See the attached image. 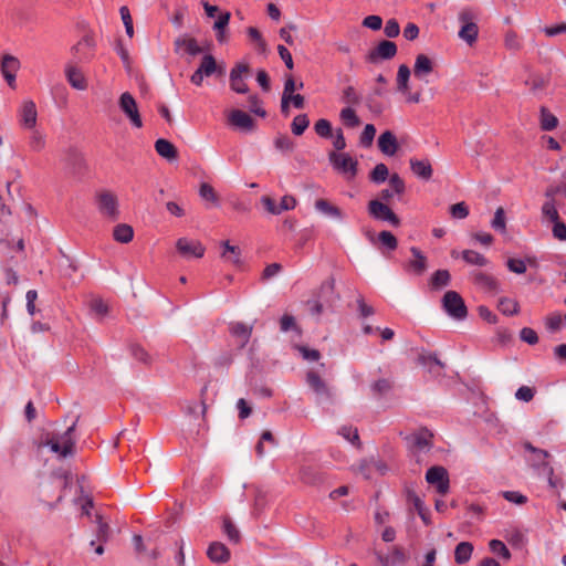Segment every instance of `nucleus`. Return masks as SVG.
<instances>
[{
  "instance_id": "obj_1",
  "label": "nucleus",
  "mask_w": 566,
  "mask_h": 566,
  "mask_svg": "<svg viewBox=\"0 0 566 566\" xmlns=\"http://www.w3.org/2000/svg\"><path fill=\"white\" fill-rule=\"evenodd\" d=\"M80 416L60 436L46 438L43 442L53 453H57L62 458L72 457L74 454L75 440L73 433L75 431Z\"/></svg>"
},
{
  "instance_id": "obj_2",
  "label": "nucleus",
  "mask_w": 566,
  "mask_h": 566,
  "mask_svg": "<svg viewBox=\"0 0 566 566\" xmlns=\"http://www.w3.org/2000/svg\"><path fill=\"white\" fill-rule=\"evenodd\" d=\"M442 308L447 314L457 319L463 321L468 316V307L462 296L455 291H448L442 297Z\"/></svg>"
},
{
  "instance_id": "obj_3",
  "label": "nucleus",
  "mask_w": 566,
  "mask_h": 566,
  "mask_svg": "<svg viewBox=\"0 0 566 566\" xmlns=\"http://www.w3.org/2000/svg\"><path fill=\"white\" fill-rule=\"evenodd\" d=\"M328 160L337 172L348 176V179L356 177L358 172V161L349 154L331 151L328 154Z\"/></svg>"
},
{
  "instance_id": "obj_4",
  "label": "nucleus",
  "mask_w": 566,
  "mask_h": 566,
  "mask_svg": "<svg viewBox=\"0 0 566 566\" xmlns=\"http://www.w3.org/2000/svg\"><path fill=\"white\" fill-rule=\"evenodd\" d=\"M367 211L376 221L388 222L392 227H399L401 223L399 217L391 210V208L378 199H373L368 202Z\"/></svg>"
},
{
  "instance_id": "obj_5",
  "label": "nucleus",
  "mask_w": 566,
  "mask_h": 566,
  "mask_svg": "<svg viewBox=\"0 0 566 566\" xmlns=\"http://www.w3.org/2000/svg\"><path fill=\"white\" fill-rule=\"evenodd\" d=\"M474 19L475 14L471 9H463L459 13V21L462 23L459 31V38L465 41L469 45H472L476 41L479 34V28L473 21Z\"/></svg>"
},
{
  "instance_id": "obj_6",
  "label": "nucleus",
  "mask_w": 566,
  "mask_h": 566,
  "mask_svg": "<svg viewBox=\"0 0 566 566\" xmlns=\"http://www.w3.org/2000/svg\"><path fill=\"white\" fill-rule=\"evenodd\" d=\"M426 481L433 485L439 494H447L450 489L449 473L441 465H433L426 472Z\"/></svg>"
},
{
  "instance_id": "obj_7",
  "label": "nucleus",
  "mask_w": 566,
  "mask_h": 566,
  "mask_svg": "<svg viewBox=\"0 0 566 566\" xmlns=\"http://www.w3.org/2000/svg\"><path fill=\"white\" fill-rule=\"evenodd\" d=\"M397 54V45L389 40H381L373 50L366 55V62L378 64L382 60H390Z\"/></svg>"
},
{
  "instance_id": "obj_8",
  "label": "nucleus",
  "mask_w": 566,
  "mask_h": 566,
  "mask_svg": "<svg viewBox=\"0 0 566 566\" xmlns=\"http://www.w3.org/2000/svg\"><path fill=\"white\" fill-rule=\"evenodd\" d=\"M65 168L69 174L81 177L86 171V161L83 154L75 147H70L64 156Z\"/></svg>"
},
{
  "instance_id": "obj_9",
  "label": "nucleus",
  "mask_w": 566,
  "mask_h": 566,
  "mask_svg": "<svg viewBox=\"0 0 566 566\" xmlns=\"http://www.w3.org/2000/svg\"><path fill=\"white\" fill-rule=\"evenodd\" d=\"M176 250L186 260L200 259L206 252V248L200 241L188 238H179L176 242Z\"/></svg>"
},
{
  "instance_id": "obj_10",
  "label": "nucleus",
  "mask_w": 566,
  "mask_h": 566,
  "mask_svg": "<svg viewBox=\"0 0 566 566\" xmlns=\"http://www.w3.org/2000/svg\"><path fill=\"white\" fill-rule=\"evenodd\" d=\"M119 108L128 117L134 127L140 128L143 126L142 117L135 98L128 92H125L119 97Z\"/></svg>"
},
{
  "instance_id": "obj_11",
  "label": "nucleus",
  "mask_w": 566,
  "mask_h": 566,
  "mask_svg": "<svg viewBox=\"0 0 566 566\" xmlns=\"http://www.w3.org/2000/svg\"><path fill=\"white\" fill-rule=\"evenodd\" d=\"M261 202L265 210L274 216L281 214L283 211L293 210L297 203L296 199L291 195L283 196L280 203H276L275 200L269 196H263Z\"/></svg>"
},
{
  "instance_id": "obj_12",
  "label": "nucleus",
  "mask_w": 566,
  "mask_h": 566,
  "mask_svg": "<svg viewBox=\"0 0 566 566\" xmlns=\"http://www.w3.org/2000/svg\"><path fill=\"white\" fill-rule=\"evenodd\" d=\"M97 206L99 212L108 219L114 221L118 218V202L112 192L104 191L99 193L97 197Z\"/></svg>"
},
{
  "instance_id": "obj_13",
  "label": "nucleus",
  "mask_w": 566,
  "mask_h": 566,
  "mask_svg": "<svg viewBox=\"0 0 566 566\" xmlns=\"http://www.w3.org/2000/svg\"><path fill=\"white\" fill-rule=\"evenodd\" d=\"M250 67L245 63H238L230 71V87L233 92L238 94H247L249 92V86L244 83L242 77L243 73H249Z\"/></svg>"
},
{
  "instance_id": "obj_14",
  "label": "nucleus",
  "mask_w": 566,
  "mask_h": 566,
  "mask_svg": "<svg viewBox=\"0 0 566 566\" xmlns=\"http://www.w3.org/2000/svg\"><path fill=\"white\" fill-rule=\"evenodd\" d=\"M471 276L473 283L484 292L492 294L501 292V284L494 276L480 271L472 272Z\"/></svg>"
},
{
  "instance_id": "obj_15",
  "label": "nucleus",
  "mask_w": 566,
  "mask_h": 566,
  "mask_svg": "<svg viewBox=\"0 0 566 566\" xmlns=\"http://www.w3.org/2000/svg\"><path fill=\"white\" fill-rule=\"evenodd\" d=\"M38 112L33 101H25L19 111L20 125L25 129H33L36 125Z\"/></svg>"
},
{
  "instance_id": "obj_16",
  "label": "nucleus",
  "mask_w": 566,
  "mask_h": 566,
  "mask_svg": "<svg viewBox=\"0 0 566 566\" xmlns=\"http://www.w3.org/2000/svg\"><path fill=\"white\" fill-rule=\"evenodd\" d=\"M0 67L8 85L13 88L15 85V73L20 67L19 60L13 55L6 54L2 56Z\"/></svg>"
},
{
  "instance_id": "obj_17",
  "label": "nucleus",
  "mask_w": 566,
  "mask_h": 566,
  "mask_svg": "<svg viewBox=\"0 0 566 566\" xmlns=\"http://www.w3.org/2000/svg\"><path fill=\"white\" fill-rule=\"evenodd\" d=\"M314 296L326 303V307H332L339 300V295L335 292V279L325 280Z\"/></svg>"
},
{
  "instance_id": "obj_18",
  "label": "nucleus",
  "mask_w": 566,
  "mask_h": 566,
  "mask_svg": "<svg viewBox=\"0 0 566 566\" xmlns=\"http://www.w3.org/2000/svg\"><path fill=\"white\" fill-rule=\"evenodd\" d=\"M406 500L409 504L413 506L417 511L419 517L426 525H430V512L426 507L424 502L420 499V496L410 488H406Z\"/></svg>"
},
{
  "instance_id": "obj_19",
  "label": "nucleus",
  "mask_w": 566,
  "mask_h": 566,
  "mask_svg": "<svg viewBox=\"0 0 566 566\" xmlns=\"http://www.w3.org/2000/svg\"><path fill=\"white\" fill-rule=\"evenodd\" d=\"M377 145L384 155L390 157L394 156L399 148L397 137L391 130L381 133L378 137Z\"/></svg>"
},
{
  "instance_id": "obj_20",
  "label": "nucleus",
  "mask_w": 566,
  "mask_h": 566,
  "mask_svg": "<svg viewBox=\"0 0 566 566\" xmlns=\"http://www.w3.org/2000/svg\"><path fill=\"white\" fill-rule=\"evenodd\" d=\"M417 363L428 369L434 376H439L444 368V364L438 358L437 354L421 353L417 358Z\"/></svg>"
},
{
  "instance_id": "obj_21",
  "label": "nucleus",
  "mask_w": 566,
  "mask_h": 566,
  "mask_svg": "<svg viewBox=\"0 0 566 566\" xmlns=\"http://www.w3.org/2000/svg\"><path fill=\"white\" fill-rule=\"evenodd\" d=\"M306 382L317 396L326 399L331 398L329 388L316 371L310 370L306 374Z\"/></svg>"
},
{
  "instance_id": "obj_22",
  "label": "nucleus",
  "mask_w": 566,
  "mask_h": 566,
  "mask_svg": "<svg viewBox=\"0 0 566 566\" xmlns=\"http://www.w3.org/2000/svg\"><path fill=\"white\" fill-rule=\"evenodd\" d=\"M410 252L415 256V260H411L406 264V270L415 273L416 275L423 274L427 270V256L417 247H411Z\"/></svg>"
},
{
  "instance_id": "obj_23",
  "label": "nucleus",
  "mask_w": 566,
  "mask_h": 566,
  "mask_svg": "<svg viewBox=\"0 0 566 566\" xmlns=\"http://www.w3.org/2000/svg\"><path fill=\"white\" fill-rule=\"evenodd\" d=\"M207 556L213 563L223 564L230 559V551L221 542H212L208 549Z\"/></svg>"
},
{
  "instance_id": "obj_24",
  "label": "nucleus",
  "mask_w": 566,
  "mask_h": 566,
  "mask_svg": "<svg viewBox=\"0 0 566 566\" xmlns=\"http://www.w3.org/2000/svg\"><path fill=\"white\" fill-rule=\"evenodd\" d=\"M229 120L233 126L245 132H251L254 129V119L248 113L241 109L232 111L229 116Z\"/></svg>"
},
{
  "instance_id": "obj_25",
  "label": "nucleus",
  "mask_w": 566,
  "mask_h": 566,
  "mask_svg": "<svg viewBox=\"0 0 566 566\" xmlns=\"http://www.w3.org/2000/svg\"><path fill=\"white\" fill-rule=\"evenodd\" d=\"M433 71V61L426 54H418L413 65V75L419 80H423Z\"/></svg>"
},
{
  "instance_id": "obj_26",
  "label": "nucleus",
  "mask_w": 566,
  "mask_h": 566,
  "mask_svg": "<svg viewBox=\"0 0 566 566\" xmlns=\"http://www.w3.org/2000/svg\"><path fill=\"white\" fill-rule=\"evenodd\" d=\"M523 448L525 451L532 453V458L528 460L532 467L543 471V462H546L549 453L546 450L534 447L528 441L523 442Z\"/></svg>"
},
{
  "instance_id": "obj_27",
  "label": "nucleus",
  "mask_w": 566,
  "mask_h": 566,
  "mask_svg": "<svg viewBox=\"0 0 566 566\" xmlns=\"http://www.w3.org/2000/svg\"><path fill=\"white\" fill-rule=\"evenodd\" d=\"M411 171L423 180H429L432 177L433 170L428 159L411 158L409 160Z\"/></svg>"
},
{
  "instance_id": "obj_28",
  "label": "nucleus",
  "mask_w": 566,
  "mask_h": 566,
  "mask_svg": "<svg viewBox=\"0 0 566 566\" xmlns=\"http://www.w3.org/2000/svg\"><path fill=\"white\" fill-rule=\"evenodd\" d=\"M300 479L308 485H318L324 482L323 473L315 467L305 465L300 470Z\"/></svg>"
},
{
  "instance_id": "obj_29",
  "label": "nucleus",
  "mask_w": 566,
  "mask_h": 566,
  "mask_svg": "<svg viewBox=\"0 0 566 566\" xmlns=\"http://www.w3.org/2000/svg\"><path fill=\"white\" fill-rule=\"evenodd\" d=\"M155 149L160 157L168 161H172L178 158V150L176 146L165 138H159L155 142Z\"/></svg>"
},
{
  "instance_id": "obj_30",
  "label": "nucleus",
  "mask_w": 566,
  "mask_h": 566,
  "mask_svg": "<svg viewBox=\"0 0 566 566\" xmlns=\"http://www.w3.org/2000/svg\"><path fill=\"white\" fill-rule=\"evenodd\" d=\"M175 51L178 53L181 48L186 49V52L196 56L202 52V49L198 45V42L193 38H187V35L178 36L175 42Z\"/></svg>"
},
{
  "instance_id": "obj_31",
  "label": "nucleus",
  "mask_w": 566,
  "mask_h": 566,
  "mask_svg": "<svg viewBox=\"0 0 566 566\" xmlns=\"http://www.w3.org/2000/svg\"><path fill=\"white\" fill-rule=\"evenodd\" d=\"M314 206L318 212H321L327 217H331V218H334L337 220H342L344 218L342 210L325 199H317L315 201Z\"/></svg>"
},
{
  "instance_id": "obj_32",
  "label": "nucleus",
  "mask_w": 566,
  "mask_h": 566,
  "mask_svg": "<svg viewBox=\"0 0 566 566\" xmlns=\"http://www.w3.org/2000/svg\"><path fill=\"white\" fill-rule=\"evenodd\" d=\"M94 522L96 523L95 537L99 543H107L112 536V528L107 522L104 521L101 514L95 515Z\"/></svg>"
},
{
  "instance_id": "obj_33",
  "label": "nucleus",
  "mask_w": 566,
  "mask_h": 566,
  "mask_svg": "<svg viewBox=\"0 0 566 566\" xmlns=\"http://www.w3.org/2000/svg\"><path fill=\"white\" fill-rule=\"evenodd\" d=\"M221 247L223 248V251L221 253V256L223 259L233 263L237 266H240L242 264L241 249L238 245H232L230 244L229 241H223L221 243Z\"/></svg>"
},
{
  "instance_id": "obj_34",
  "label": "nucleus",
  "mask_w": 566,
  "mask_h": 566,
  "mask_svg": "<svg viewBox=\"0 0 566 566\" xmlns=\"http://www.w3.org/2000/svg\"><path fill=\"white\" fill-rule=\"evenodd\" d=\"M273 144L275 149L285 156L293 153L296 147L295 142L286 134H279L274 138Z\"/></svg>"
},
{
  "instance_id": "obj_35",
  "label": "nucleus",
  "mask_w": 566,
  "mask_h": 566,
  "mask_svg": "<svg viewBox=\"0 0 566 566\" xmlns=\"http://www.w3.org/2000/svg\"><path fill=\"white\" fill-rule=\"evenodd\" d=\"M526 263L531 266L536 265V260L534 258H527L526 260L510 258L506 261L507 269L515 274H524L526 272Z\"/></svg>"
},
{
  "instance_id": "obj_36",
  "label": "nucleus",
  "mask_w": 566,
  "mask_h": 566,
  "mask_svg": "<svg viewBox=\"0 0 566 566\" xmlns=\"http://www.w3.org/2000/svg\"><path fill=\"white\" fill-rule=\"evenodd\" d=\"M382 566H396L403 564L407 559L406 554L401 547L395 546L391 556H378Z\"/></svg>"
},
{
  "instance_id": "obj_37",
  "label": "nucleus",
  "mask_w": 566,
  "mask_h": 566,
  "mask_svg": "<svg viewBox=\"0 0 566 566\" xmlns=\"http://www.w3.org/2000/svg\"><path fill=\"white\" fill-rule=\"evenodd\" d=\"M473 553V545L470 542H461L455 546L454 559L458 564H465Z\"/></svg>"
},
{
  "instance_id": "obj_38",
  "label": "nucleus",
  "mask_w": 566,
  "mask_h": 566,
  "mask_svg": "<svg viewBox=\"0 0 566 566\" xmlns=\"http://www.w3.org/2000/svg\"><path fill=\"white\" fill-rule=\"evenodd\" d=\"M113 237L117 242L128 243L134 238V230L129 224L120 223L114 228Z\"/></svg>"
},
{
  "instance_id": "obj_39",
  "label": "nucleus",
  "mask_w": 566,
  "mask_h": 566,
  "mask_svg": "<svg viewBox=\"0 0 566 566\" xmlns=\"http://www.w3.org/2000/svg\"><path fill=\"white\" fill-rule=\"evenodd\" d=\"M450 281L451 275L448 270H437L430 279V285L433 290H440L448 286Z\"/></svg>"
},
{
  "instance_id": "obj_40",
  "label": "nucleus",
  "mask_w": 566,
  "mask_h": 566,
  "mask_svg": "<svg viewBox=\"0 0 566 566\" xmlns=\"http://www.w3.org/2000/svg\"><path fill=\"white\" fill-rule=\"evenodd\" d=\"M66 78L70 85L76 90H84L86 87L82 73L73 66L66 67Z\"/></svg>"
},
{
  "instance_id": "obj_41",
  "label": "nucleus",
  "mask_w": 566,
  "mask_h": 566,
  "mask_svg": "<svg viewBox=\"0 0 566 566\" xmlns=\"http://www.w3.org/2000/svg\"><path fill=\"white\" fill-rule=\"evenodd\" d=\"M411 71L408 65L401 64L397 72V90L406 93L409 90V78Z\"/></svg>"
},
{
  "instance_id": "obj_42",
  "label": "nucleus",
  "mask_w": 566,
  "mask_h": 566,
  "mask_svg": "<svg viewBox=\"0 0 566 566\" xmlns=\"http://www.w3.org/2000/svg\"><path fill=\"white\" fill-rule=\"evenodd\" d=\"M369 180L375 185H380L385 182L389 177V169L384 164H377L374 169L369 172Z\"/></svg>"
},
{
  "instance_id": "obj_43",
  "label": "nucleus",
  "mask_w": 566,
  "mask_h": 566,
  "mask_svg": "<svg viewBox=\"0 0 566 566\" xmlns=\"http://www.w3.org/2000/svg\"><path fill=\"white\" fill-rule=\"evenodd\" d=\"M339 118L343 124L348 128H355L360 125V119L357 116L356 112L352 107H345L339 113Z\"/></svg>"
},
{
  "instance_id": "obj_44",
  "label": "nucleus",
  "mask_w": 566,
  "mask_h": 566,
  "mask_svg": "<svg viewBox=\"0 0 566 566\" xmlns=\"http://www.w3.org/2000/svg\"><path fill=\"white\" fill-rule=\"evenodd\" d=\"M461 256L468 264L478 266H486L489 264V260L483 254L473 250L462 251Z\"/></svg>"
},
{
  "instance_id": "obj_45",
  "label": "nucleus",
  "mask_w": 566,
  "mask_h": 566,
  "mask_svg": "<svg viewBox=\"0 0 566 566\" xmlns=\"http://www.w3.org/2000/svg\"><path fill=\"white\" fill-rule=\"evenodd\" d=\"M500 312L506 316H513L518 314L520 305L516 301L509 297H501L497 304Z\"/></svg>"
},
{
  "instance_id": "obj_46",
  "label": "nucleus",
  "mask_w": 566,
  "mask_h": 566,
  "mask_svg": "<svg viewBox=\"0 0 566 566\" xmlns=\"http://www.w3.org/2000/svg\"><path fill=\"white\" fill-rule=\"evenodd\" d=\"M558 125L557 117L545 107L541 108V128L545 132L555 129Z\"/></svg>"
},
{
  "instance_id": "obj_47",
  "label": "nucleus",
  "mask_w": 566,
  "mask_h": 566,
  "mask_svg": "<svg viewBox=\"0 0 566 566\" xmlns=\"http://www.w3.org/2000/svg\"><path fill=\"white\" fill-rule=\"evenodd\" d=\"M230 331L233 336L243 339L242 347L249 342L252 334V327L240 322L232 324Z\"/></svg>"
},
{
  "instance_id": "obj_48",
  "label": "nucleus",
  "mask_w": 566,
  "mask_h": 566,
  "mask_svg": "<svg viewBox=\"0 0 566 566\" xmlns=\"http://www.w3.org/2000/svg\"><path fill=\"white\" fill-rule=\"evenodd\" d=\"M223 533L228 537L229 542L238 544L241 541V533L237 526L232 523L230 517L223 518Z\"/></svg>"
},
{
  "instance_id": "obj_49",
  "label": "nucleus",
  "mask_w": 566,
  "mask_h": 566,
  "mask_svg": "<svg viewBox=\"0 0 566 566\" xmlns=\"http://www.w3.org/2000/svg\"><path fill=\"white\" fill-rule=\"evenodd\" d=\"M310 126V119L306 114H298L291 124V130L295 136H301Z\"/></svg>"
},
{
  "instance_id": "obj_50",
  "label": "nucleus",
  "mask_w": 566,
  "mask_h": 566,
  "mask_svg": "<svg viewBox=\"0 0 566 566\" xmlns=\"http://www.w3.org/2000/svg\"><path fill=\"white\" fill-rule=\"evenodd\" d=\"M392 389V381L387 378H380L370 385L374 396L380 397L387 395Z\"/></svg>"
},
{
  "instance_id": "obj_51",
  "label": "nucleus",
  "mask_w": 566,
  "mask_h": 566,
  "mask_svg": "<svg viewBox=\"0 0 566 566\" xmlns=\"http://www.w3.org/2000/svg\"><path fill=\"white\" fill-rule=\"evenodd\" d=\"M491 227L494 231L504 233L506 231L505 211L502 207L495 210L494 217L491 221Z\"/></svg>"
},
{
  "instance_id": "obj_52",
  "label": "nucleus",
  "mask_w": 566,
  "mask_h": 566,
  "mask_svg": "<svg viewBox=\"0 0 566 566\" xmlns=\"http://www.w3.org/2000/svg\"><path fill=\"white\" fill-rule=\"evenodd\" d=\"M198 69L206 76H211L213 73L218 71L216 59L211 54L205 55Z\"/></svg>"
},
{
  "instance_id": "obj_53",
  "label": "nucleus",
  "mask_w": 566,
  "mask_h": 566,
  "mask_svg": "<svg viewBox=\"0 0 566 566\" xmlns=\"http://www.w3.org/2000/svg\"><path fill=\"white\" fill-rule=\"evenodd\" d=\"M315 133L322 138L333 137L332 124L328 119L321 118L314 125Z\"/></svg>"
},
{
  "instance_id": "obj_54",
  "label": "nucleus",
  "mask_w": 566,
  "mask_h": 566,
  "mask_svg": "<svg viewBox=\"0 0 566 566\" xmlns=\"http://www.w3.org/2000/svg\"><path fill=\"white\" fill-rule=\"evenodd\" d=\"M130 355L144 365L151 364L150 355L138 344H132L129 346Z\"/></svg>"
},
{
  "instance_id": "obj_55",
  "label": "nucleus",
  "mask_w": 566,
  "mask_h": 566,
  "mask_svg": "<svg viewBox=\"0 0 566 566\" xmlns=\"http://www.w3.org/2000/svg\"><path fill=\"white\" fill-rule=\"evenodd\" d=\"M376 135V127L373 124H367L364 127V130L361 132L359 136V144L364 148H368L373 145L374 138Z\"/></svg>"
},
{
  "instance_id": "obj_56",
  "label": "nucleus",
  "mask_w": 566,
  "mask_h": 566,
  "mask_svg": "<svg viewBox=\"0 0 566 566\" xmlns=\"http://www.w3.org/2000/svg\"><path fill=\"white\" fill-rule=\"evenodd\" d=\"M490 551L493 554L509 560L511 558V553L506 545L500 539H491L489 543Z\"/></svg>"
},
{
  "instance_id": "obj_57",
  "label": "nucleus",
  "mask_w": 566,
  "mask_h": 566,
  "mask_svg": "<svg viewBox=\"0 0 566 566\" xmlns=\"http://www.w3.org/2000/svg\"><path fill=\"white\" fill-rule=\"evenodd\" d=\"M378 240L389 251H394L398 247V240L390 231H380Z\"/></svg>"
},
{
  "instance_id": "obj_58",
  "label": "nucleus",
  "mask_w": 566,
  "mask_h": 566,
  "mask_svg": "<svg viewBox=\"0 0 566 566\" xmlns=\"http://www.w3.org/2000/svg\"><path fill=\"white\" fill-rule=\"evenodd\" d=\"M543 473L547 476L549 488L558 489L563 488V481L560 478L554 474V469L547 462H543Z\"/></svg>"
},
{
  "instance_id": "obj_59",
  "label": "nucleus",
  "mask_w": 566,
  "mask_h": 566,
  "mask_svg": "<svg viewBox=\"0 0 566 566\" xmlns=\"http://www.w3.org/2000/svg\"><path fill=\"white\" fill-rule=\"evenodd\" d=\"M563 317L560 314L554 313L545 318V327L547 332L554 334L562 328Z\"/></svg>"
},
{
  "instance_id": "obj_60",
  "label": "nucleus",
  "mask_w": 566,
  "mask_h": 566,
  "mask_svg": "<svg viewBox=\"0 0 566 566\" xmlns=\"http://www.w3.org/2000/svg\"><path fill=\"white\" fill-rule=\"evenodd\" d=\"M542 213L544 217H546L552 223L559 220V213L555 207L554 200H547L542 206Z\"/></svg>"
},
{
  "instance_id": "obj_61",
  "label": "nucleus",
  "mask_w": 566,
  "mask_h": 566,
  "mask_svg": "<svg viewBox=\"0 0 566 566\" xmlns=\"http://www.w3.org/2000/svg\"><path fill=\"white\" fill-rule=\"evenodd\" d=\"M29 146L33 151L42 150L45 147V136L39 130H33L30 136Z\"/></svg>"
},
{
  "instance_id": "obj_62",
  "label": "nucleus",
  "mask_w": 566,
  "mask_h": 566,
  "mask_svg": "<svg viewBox=\"0 0 566 566\" xmlns=\"http://www.w3.org/2000/svg\"><path fill=\"white\" fill-rule=\"evenodd\" d=\"M449 212L454 219H465L469 216V207L464 201L452 205Z\"/></svg>"
},
{
  "instance_id": "obj_63",
  "label": "nucleus",
  "mask_w": 566,
  "mask_h": 566,
  "mask_svg": "<svg viewBox=\"0 0 566 566\" xmlns=\"http://www.w3.org/2000/svg\"><path fill=\"white\" fill-rule=\"evenodd\" d=\"M342 101L348 105H358L360 96L353 86H347L343 90Z\"/></svg>"
},
{
  "instance_id": "obj_64",
  "label": "nucleus",
  "mask_w": 566,
  "mask_h": 566,
  "mask_svg": "<svg viewBox=\"0 0 566 566\" xmlns=\"http://www.w3.org/2000/svg\"><path fill=\"white\" fill-rule=\"evenodd\" d=\"M552 232L555 239L566 241V223L562 219L553 223Z\"/></svg>"
}]
</instances>
